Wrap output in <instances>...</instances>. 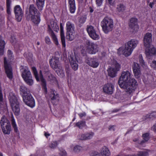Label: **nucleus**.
<instances>
[{"label": "nucleus", "instance_id": "nucleus-44", "mask_svg": "<svg viewBox=\"0 0 156 156\" xmlns=\"http://www.w3.org/2000/svg\"><path fill=\"white\" fill-rule=\"evenodd\" d=\"M59 154L61 156H67V154L66 151L64 149H61L60 150Z\"/></svg>", "mask_w": 156, "mask_h": 156}, {"label": "nucleus", "instance_id": "nucleus-61", "mask_svg": "<svg viewBox=\"0 0 156 156\" xmlns=\"http://www.w3.org/2000/svg\"><path fill=\"white\" fill-rule=\"evenodd\" d=\"M0 156H3V154L1 152H0Z\"/></svg>", "mask_w": 156, "mask_h": 156}, {"label": "nucleus", "instance_id": "nucleus-23", "mask_svg": "<svg viewBox=\"0 0 156 156\" xmlns=\"http://www.w3.org/2000/svg\"><path fill=\"white\" fill-rule=\"evenodd\" d=\"M94 135V133L92 132H90L82 134L79 136V139L82 140H89L92 139Z\"/></svg>", "mask_w": 156, "mask_h": 156}, {"label": "nucleus", "instance_id": "nucleus-34", "mask_svg": "<svg viewBox=\"0 0 156 156\" xmlns=\"http://www.w3.org/2000/svg\"><path fill=\"white\" fill-rule=\"evenodd\" d=\"M51 36L52 40H53L55 43L57 45H58V42L56 36L55 34L53 31L49 32Z\"/></svg>", "mask_w": 156, "mask_h": 156}, {"label": "nucleus", "instance_id": "nucleus-21", "mask_svg": "<svg viewBox=\"0 0 156 156\" xmlns=\"http://www.w3.org/2000/svg\"><path fill=\"white\" fill-rule=\"evenodd\" d=\"M103 89L105 93L112 94L114 91V86L111 83H108L104 85Z\"/></svg>", "mask_w": 156, "mask_h": 156}, {"label": "nucleus", "instance_id": "nucleus-2", "mask_svg": "<svg viewBox=\"0 0 156 156\" xmlns=\"http://www.w3.org/2000/svg\"><path fill=\"white\" fill-rule=\"evenodd\" d=\"M32 69L33 73V74L35 76V79L37 81H41L43 86V89L45 93V97L48 98H50L52 102L54 104L55 103L58 102L59 100L58 95L54 90H51V94L49 96L47 94V88L46 87V83L45 80L44 79L42 73L41 71L40 70L39 75L37 73L36 69L34 67L32 68Z\"/></svg>", "mask_w": 156, "mask_h": 156}, {"label": "nucleus", "instance_id": "nucleus-5", "mask_svg": "<svg viewBox=\"0 0 156 156\" xmlns=\"http://www.w3.org/2000/svg\"><path fill=\"white\" fill-rule=\"evenodd\" d=\"M29 14L27 16L35 24H38L41 21L40 14L35 7L34 5H31L29 9Z\"/></svg>", "mask_w": 156, "mask_h": 156}, {"label": "nucleus", "instance_id": "nucleus-63", "mask_svg": "<svg viewBox=\"0 0 156 156\" xmlns=\"http://www.w3.org/2000/svg\"><path fill=\"white\" fill-rule=\"evenodd\" d=\"M37 45H39V44H40V43H39V42H37Z\"/></svg>", "mask_w": 156, "mask_h": 156}, {"label": "nucleus", "instance_id": "nucleus-13", "mask_svg": "<svg viewBox=\"0 0 156 156\" xmlns=\"http://www.w3.org/2000/svg\"><path fill=\"white\" fill-rule=\"evenodd\" d=\"M48 29L49 32H52L54 30L58 32L59 27L57 24L56 21L53 19H50L47 22Z\"/></svg>", "mask_w": 156, "mask_h": 156}, {"label": "nucleus", "instance_id": "nucleus-55", "mask_svg": "<svg viewBox=\"0 0 156 156\" xmlns=\"http://www.w3.org/2000/svg\"><path fill=\"white\" fill-rule=\"evenodd\" d=\"M154 3L153 2H150L149 4V6L151 7V8H152L153 5H154Z\"/></svg>", "mask_w": 156, "mask_h": 156}, {"label": "nucleus", "instance_id": "nucleus-45", "mask_svg": "<svg viewBox=\"0 0 156 156\" xmlns=\"http://www.w3.org/2000/svg\"><path fill=\"white\" fill-rule=\"evenodd\" d=\"M45 76H46V77H47V76H48V80H51L53 79L52 75L51 74L49 71H47L45 73Z\"/></svg>", "mask_w": 156, "mask_h": 156}, {"label": "nucleus", "instance_id": "nucleus-35", "mask_svg": "<svg viewBox=\"0 0 156 156\" xmlns=\"http://www.w3.org/2000/svg\"><path fill=\"white\" fill-rule=\"evenodd\" d=\"M138 60L140 64L143 68H145L147 67V65L145 62H144L142 56L141 55H139Z\"/></svg>", "mask_w": 156, "mask_h": 156}, {"label": "nucleus", "instance_id": "nucleus-50", "mask_svg": "<svg viewBox=\"0 0 156 156\" xmlns=\"http://www.w3.org/2000/svg\"><path fill=\"white\" fill-rule=\"evenodd\" d=\"M86 18L84 17H81L79 20V22L81 23H84L86 20Z\"/></svg>", "mask_w": 156, "mask_h": 156}, {"label": "nucleus", "instance_id": "nucleus-51", "mask_svg": "<svg viewBox=\"0 0 156 156\" xmlns=\"http://www.w3.org/2000/svg\"><path fill=\"white\" fill-rule=\"evenodd\" d=\"M98 154V153L96 151H93L90 153V156H96Z\"/></svg>", "mask_w": 156, "mask_h": 156}, {"label": "nucleus", "instance_id": "nucleus-24", "mask_svg": "<svg viewBox=\"0 0 156 156\" xmlns=\"http://www.w3.org/2000/svg\"><path fill=\"white\" fill-rule=\"evenodd\" d=\"M133 69L135 77L136 78H138L141 73L139 64L137 63L134 62L133 66Z\"/></svg>", "mask_w": 156, "mask_h": 156}, {"label": "nucleus", "instance_id": "nucleus-33", "mask_svg": "<svg viewBox=\"0 0 156 156\" xmlns=\"http://www.w3.org/2000/svg\"><path fill=\"white\" fill-rule=\"evenodd\" d=\"M126 9V6L122 4L118 5L116 7V11L117 12H122Z\"/></svg>", "mask_w": 156, "mask_h": 156}, {"label": "nucleus", "instance_id": "nucleus-38", "mask_svg": "<svg viewBox=\"0 0 156 156\" xmlns=\"http://www.w3.org/2000/svg\"><path fill=\"white\" fill-rule=\"evenodd\" d=\"M4 102L3 101V97L2 92V88L0 87V107L2 108L3 107L4 105Z\"/></svg>", "mask_w": 156, "mask_h": 156}, {"label": "nucleus", "instance_id": "nucleus-25", "mask_svg": "<svg viewBox=\"0 0 156 156\" xmlns=\"http://www.w3.org/2000/svg\"><path fill=\"white\" fill-rule=\"evenodd\" d=\"M138 43V41L137 40L131 39L128 41L125 45L130 48L131 49L133 50L136 47Z\"/></svg>", "mask_w": 156, "mask_h": 156}, {"label": "nucleus", "instance_id": "nucleus-53", "mask_svg": "<svg viewBox=\"0 0 156 156\" xmlns=\"http://www.w3.org/2000/svg\"><path fill=\"white\" fill-rule=\"evenodd\" d=\"M86 115V113L85 112L80 113L79 114V115L81 118L82 117L84 116H85Z\"/></svg>", "mask_w": 156, "mask_h": 156}, {"label": "nucleus", "instance_id": "nucleus-32", "mask_svg": "<svg viewBox=\"0 0 156 156\" xmlns=\"http://www.w3.org/2000/svg\"><path fill=\"white\" fill-rule=\"evenodd\" d=\"M5 45V41L2 40V37L0 36V55H1L3 54Z\"/></svg>", "mask_w": 156, "mask_h": 156}, {"label": "nucleus", "instance_id": "nucleus-18", "mask_svg": "<svg viewBox=\"0 0 156 156\" xmlns=\"http://www.w3.org/2000/svg\"><path fill=\"white\" fill-rule=\"evenodd\" d=\"M14 12L16 18L18 22L22 20L23 12L22 9L19 5H16L14 8Z\"/></svg>", "mask_w": 156, "mask_h": 156}, {"label": "nucleus", "instance_id": "nucleus-1", "mask_svg": "<svg viewBox=\"0 0 156 156\" xmlns=\"http://www.w3.org/2000/svg\"><path fill=\"white\" fill-rule=\"evenodd\" d=\"M118 84L120 87L125 90L126 93L123 94V98H129L134 92L137 83L136 80L132 77L131 73L129 71H123L119 78Z\"/></svg>", "mask_w": 156, "mask_h": 156}, {"label": "nucleus", "instance_id": "nucleus-27", "mask_svg": "<svg viewBox=\"0 0 156 156\" xmlns=\"http://www.w3.org/2000/svg\"><path fill=\"white\" fill-rule=\"evenodd\" d=\"M60 36L62 46L64 48L66 47V42L64 32V28L62 23L60 24Z\"/></svg>", "mask_w": 156, "mask_h": 156}, {"label": "nucleus", "instance_id": "nucleus-56", "mask_svg": "<svg viewBox=\"0 0 156 156\" xmlns=\"http://www.w3.org/2000/svg\"><path fill=\"white\" fill-rule=\"evenodd\" d=\"M10 41L12 43H13L14 42L16 41V39L15 38H14V39L13 40L12 37H11Z\"/></svg>", "mask_w": 156, "mask_h": 156}, {"label": "nucleus", "instance_id": "nucleus-57", "mask_svg": "<svg viewBox=\"0 0 156 156\" xmlns=\"http://www.w3.org/2000/svg\"><path fill=\"white\" fill-rule=\"evenodd\" d=\"M114 126H110L109 127V129L110 130H114Z\"/></svg>", "mask_w": 156, "mask_h": 156}, {"label": "nucleus", "instance_id": "nucleus-64", "mask_svg": "<svg viewBox=\"0 0 156 156\" xmlns=\"http://www.w3.org/2000/svg\"><path fill=\"white\" fill-rule=\"evenodd\" d=\"M93 12V10H90V12Z\"/></svg>", "mask_w": 156, "mask_h": 156}, {"label": "nucleus", "instance_id": "nucleus-6", "mask_svg": "<svg viewBox=\"0 0 156 156\" xmlns=\"http://www.w3.org/2000/svg\"><path fill=\"white\" fill-rule=\"evenodd\" d=\"M8 55L9 57V60H7L6 58H4V67L7 77L11 80L13 77L12 69L11 66V64H12L11 60H13V57L12 56V53L11 51L8 50Z\"/></svg>", "mask_w": 156, "mask_h": 156}, {"label": "nucleus", "instance_id": "nucleus-47", "mask_svg": "<svg viewBox=\"0 0 156 156\" xmlns=\"http://www.w3.org/2000/svg\"><path fill=\"white\" fill-rule=\"evenodd\" d=\"M106 2L109 4L110 6H113L115 5L114 0H106Z\"/></svg>", "mask_w": 156, "mask_h": 156}, {"label": "nucleus", "instance_id": "nucleus-43", "mask_svg": "<svg viewBox=\"0 0 156 156\" xmlns=\"http://www.w3.org/2000/svg\"><path fill=\"white\" fill-rule=\"evenodd\" d=\"M57 144V142L56 141H54L49 144V147L51 148H55L56 147Z\"/></svg>", "mask_w": 156, "mask_h": 156}, {"label": "nucleus", "instance_id": "nucleus-42", "mask_svg": "<svg viewBox=\"0 0 156 156\" xmlns=\"http://www.w3.org/2000/svg\"><path fill=\"white\" fill-rule=\"evenodd\" d=\"M148 63L150 64L151 67L154 69H156V61H153L151 62L150 61H148Z\"/></svg>", "mask_w": 156, "mask_h": 156}, {"label": "nucleus", "instance_id": "nucleus-12", "mask_svg": "<svg viewBox=\"0 0 156 156\" xmlns=\"http://www.w3.org/2000/svg\"><path fill=\"white\" fill-rule=\"evenodd\" d=\"M87 44L88 45V47L85 50L86 52L90 54H94L98 51V48L96 44L88 41Z\"/></svg>", "mask_w": 156, "mask_h": 156}, {"label": "nucleus", "instance_id": "nucleus-52", "mask_svg": "<svg viewBox=\"0 0 156 156\" xmlns=\"http://www.w3.org/2000/svg\"><path fill=\"white\" fill-rule=\"evenodd\" d=\"M133 141L134 142H137V141L138 143H139L140 145H142L143 142V141H139V138L138 137H137L135 139H134Z\"/></svg>", "mask_w": 156, "mask_h": 156}, {"label": "nucleus", "instance_id": "nucleus-3", "mask_svg": "<svg viewBox=\"0 0 156 156\" xmlns=\"http://www.w3.org/2000/svg\"><path fill=\"white\" fill-rule=\"evenodd\" d=\"M144 43L146 47L145 53L147 58L149 59L153 57L156 56V48L151 45L152 35L151 33L148 32L145 35Z\"/></svg>", "mask_w": 156, "mask_h": 156}, {"label": "nucleus", "instance_id": "nucleus-19", "mask_svg": "<svg viewBox=\"0 0 156 156\" xmlns=\"http://www.w3.org/2000/svg\"><path fill=\"white\" fill-rule=\"evenodd\" d=\"M24 103L28 106L31 108L35 106V102L34 99L30 94L23 98Z\"/></svg>", "mask_w": 156, "mask_h": 156}, {"label": "nucleus", "instance_id": "nucleus-10", "mask_svg": "<svg viewBox=\"0 0 156 156\" xmlns=\"http://www.w3.org/2000/svg\"><path fill=\"white\" fill-rule=\"evenodd\" d=\"M1 126L3 133L9 134L11 131L10 124L9 121L5 116H3L0 121Z\"/></svg>", "mask_w": 156, "mask_h": 156}, {"label": "nucleus", "instance_id": "nucleus-40", "mask_svg": "<svg viewBox=\"0 0 156 156\" xmlns=\"http://www.w3.org/2000/svg\"><path fill=\"white\" fill-rule=\"evenodd\" d=\"M137 155L138 156H148V153L146 151H140L138 153Z\"/></svg>", "mask_w": 156, "mask_h": 156}, {"label": "nucleus", "instance_id": "nucleus-36", "mask_svg": "<svg viewBox=\"0 0 156 156\" xmlns=\"http://www.w3.org/2000/svg\"><path fill=\"white\" fill-rule=\"evenodd\" d=\"M11 3V0H6V7L7 12L9 15H10L11 12L10 11L11 7L10 5Z\"/></svg>", "mask_w": 156, "mask_h": 156}, {"label": "nucleus", "instance_id": "nucleus-41", "mask_svg": "<svg viewBox=\"0 0 156 156\" xmlns=\"http://www.w3.org/2000/svg\"><path fill=\"white\" fill-rule=\"evenodd\" d=\"M12 126L13 128H14V130L15 131L17 132V127L16 126V122L14 118L13 117V116H12Z\"/></svg>", "mask_w": 156, "mask_h": 156}, {"label": "nucleus", "instance_id": "nucleus-15", "mask_svg": "<svg viewBox=\"0 0 156 156\" xmlns=\"http://www.w3.org/2000/svg\"><path fill=\"white\" fill-rule=\"evenodd\" d=\"M129 26L131 32H134L137 31L139 29L137 19L136 18H132L129 23Z\"/></svg>", "mask_w": 156, "mask_h": 156}, {"label": "nucleus", "instance_id": "nucleus-28", "mask_svg": "<svg viewBox=\"0 0 156 156\" xmlns=\"http://www.w3.org/2000/svg\"><path fill=\"white\" fill-rule=\"evenodd\" d=\"M20 91L23 98L24 97H26V96H27V95L30 94L29 92L28 91L27 89L23 85H22L20 87Z\"/></svg>", "mask_w": 156, "mask_h": 156}, {"label": "nucleus", "instance_id": "nucleus-7", "mask_svg": "<svg viewBox=\"0 0 156 156\" xmlns=\"http://www.w3.org/2000/svg\"><path fill=\"white\" fill-rule=\"evenodd\" d=\"M101 26L102 30L105 34H108L111 31L114 27L113 20L109 18H105L101 23Z\"/></svg>", "mask_w": 156, "mask_h": 156}, {"label": "nucleus", "instance_id": "nucleus-26", "mask_svg": "<svg viewBox=\"0 0 156 156\" xmlns=\"http://www.w3.org/2000/svg\"><path fill=\"white\" fill-rule=\"evenodd\" d=\"M69 10L71 13H75L76 7L75 0H68Z\"/></svg>", "mask_w": 156, "mask_h": 156}, {"label": "nucleus", "instance_id": "nucleus-8", "mask_svg": "<svg viewBox=\"0 0 156 156\" xmlns=\"http://www.w3.org/2000/svg\"><path fill=\"white\" fill-rule=\"evenodd\" d=\"M20 71L22 73L23 78L26 83L30 86L32 85L34 81L31 73L27 66H21Z\"/></svg>", "mask_w": 156, "mask_h": 156}, {"label": "nucleus", "instance_id": "nucleus-29", "mask_svg": "<svg viewBox=\"0 0 156 156\" xmlns=\"http://www.w3.org/2000/svg\"><path fill=\"white\" fill-rule=\"evenodd\" d=\"M45 0H36L37 6L40 11L42 10L44 6Z\"/></svg>", "mask_w": 156, "mask_h": 156}, {"label": "nucleus", "instance_id": "nucleus-59", "mask_svg": "<svg viewBox=\"0 0 156 156\" xmlns=\"http://www.w3.org/2000/svg\"><path fill=\"white\" fill-rule=\"evenodd\" d=\"M156 115V112H153L152 113H151L150 114V116H153V115L154 116Z\"/></svg>", "mask_w": 156, "mask_h": 156}, {"label": "nucleus", "instance_id": "nucleus-31", "mask_svg": "<svg viewBox=\"0 0 156 156\" xmlns=\"http://www.w3.org/2000/svg\"><path fill=\"white\" fill-rule=\"evenodd\" d=\"M55 70L59 76L60 77H63L65 76L64 71L61 66Z\"/></svg>", "mask_w": 156, "mask_h": 156}, {"label": "nucleus", "instance_id": "nucleus-37", "mask_svg": "<svg viewBox=\"0 0 156 156\" xmlns=\"http://www.w3.org/2000/svg\"><path fill=\"white\" fill-rule=\"evenodd\" d=\"M82 150L83 147L78 145H76L73 148V151L76 153H78Z\"/></svg>", "mask_w": 156, "mask_h": 156}, {"label": "nucleus", "instance_id": "nucleus-46", "mask_svg": "<svg viewBox=\"0 0 156 156\" xmlns=\"http://www.w3.org/2000/svg\"><path fill=\"white\" fill-rule=\"evenodd\" d=\"M143 139L145 141L148 140L149 139V135L148 133H146L144 134L143 135Z\"/></svg>", "mask_w": 156, "mask_h": 156}, {"label": "nucleus", "instance_id": "nucleus-22", "mask_svg": "<svg viewBox=\"0 0 156 156\" xmlns=\"http://www.w3.org/2000/svg\"><path fill=\"white\" fill-rule=\"evenodd\" d=\"M86 62L90 66L93 68L97 67L99 65L97 59L94 58H88L86 60Z\"/></svg>", "mask_w": 156, "mask_h": 156}, {"label": "nucleus", "instance_id": "nucleus-16", "mask_svg": "<svg viewBox=\"0 0 156 156\" xmlns=\"http://www.w3.org/2000/svg\"><path fill=\"white\" fill-rule=\"evenodd\" d=\"M133 50L127 47L126 45L125 47H121L118 50V53L119 55L122 54L126 57H128L130 55Z\"/></svg>", "mask_w": 156, "mask_h": 156}, {"label": "nucleus", "instance_id": "nucleus-48", "mask_svg": "<svg viewBox=\"0 0 156 156\" xmlns=\"http://www.w3.org/2000/svg\"><path fill=\"white\" fill-rule=\"evenodd\" d=\"M103 0H95L96 4L98 6H101L102 4Z\"/></svg>", "mask_w": 156, "mask_h": 156}, {"label": "nucleus", "instance_id": "nucleus-9", "mask_svg": "<svg viewBox=\"0 0 156 156\" xmlns=\"http://www.w3.org/2000/svg\"><path fill=\"white\" fill-rule=\"evenodd\" d=\"M120 68V65L116 61H114L111 66L108 69V75L112 77H115Z\"/></svg>", "mask_w": 156, "mask_h": 156}, {"label": "nucleus", "instance_id": "nucleus-4", "mask_svg": "<svg viewBox=\"0 0 156 156\" xmlns=\"http://www.w3.org/2000/svg\"><path fill=\"white\" fill-rule=\"evenodd\" d=\"M8 99L12 110L16 115H18L20 113V102L17 96L12 92L9 93Z\"/></svg>", "mask_w": 156, "mask_h": 156}, {"label": "nucleus", "instance_id": "nucleus-49", "mask_svg": "<svg viewBox=\"0 0 156 156\" xmlns=\"http://www.w3.org/2000/svg\"><path fill=\"white\" fill-rule=\"evenodd\" d=\"M45 42L48 44H50L51 43L50 39L48 36H47L45 37Z\"/></svg>", "mask_w": 156, "mask_h": 156}, {"label": "nucleus", "instance_id": "nucleus-58", "mask_svg": "<svg viewBox=\"0 0 156 156\" xmlns=\"http://www.w3.org/2000/svg\"><path fill=\"white\" fill-rule=\"evenodd\" d=\"M44 135L45 136H46L47 137H48V136H49L50 135L49 133H45Z\"/></svg>", "mask_w": 156, "mask_h": 156}, {"label": "nucleus", "instance_id": "nucleus-60", "mask_svg": "<svg viewBox=\"0 0 156 156\" xmlns=\"http://www.w3.org/2000/svg\"><path fill=\"white\" fill-rule=\"evenodd\" d=\"M118 110L117 109H115V110H114L113 111V112H117V111H118Z\"/></svg>", "mask_w": 156, "mask_h": 156}, {"label": "nucleus", "instance_id": "nucleus-62", "mask_svg": "<svg viewBox=\"0 0 156 156\" xmlns=\"http://www.w3.org/2000/svg\"><path fill=\"white\" fill-rule=\"evenodd\" d=\"M4 107L5 108H7L6 106V105L5 104V105H4Z\"/></svg>", "mask_w": 156, "mask_h": 156}, {"label": "nucleus", "instance_id": "nucleus-17", "mask_svg": "<svg viewBox=\"0 0 156 156\" xmlns=\"http://www.w3.org/2000/svg\"><path fill=\"white\" fill-rule=\"evenodd\" d=\"M69 58L70 65L72 69L75 71L77 70L78 68V62L76 55L74 57L73 55H70L69 56Z\"/></svg>", "mask_w": 156, "mask_h": 156}, {"label": "nucleus", "instance_id": "nucleus-20", "mask_svg": "<svg viewBox=\"0 0 156 156\" xmlns=\"http://www.w3.org/2000/svg\"><path fill=\"white\" fill-rule=\"evenodd\" d=\"M58 57L53 56L50 60L49 62L51 67L54 69L61 66L59 62Z\"/></svg>", "mask_w": 156, "mask_h": 156}, {"label": "nucleus", "instance_id": "nucleus-11", "mask_svg": "<svg viewBox=\"0 0 156 156\" xmlns=\"http://www.w3.org/2000/svg\"><path fill=\"white\" fill-rule=\"evenodd\" d=\"M67 29V37L70 41L73 40L74 38V26L73 24L70 21L66 23Z\"/></svg>", "mask_w": 156, "mask_h": 156}, {"label": "nucleus", "instance_id": "nucleus-39", "mask_svg": "<svg viewBox=\"0 0 156 156\" xmlns=\"http://www.w3.org/2000/svg\"><path fill=\"white\" fill-rule=\"evenodd\" d=\"M85 126V122L80 121L77 122L76 123V126H78L79 128H82Z\"/></svg>", "mask_w": 156, "mask_h": 156}, {"label": "nucleus", "instance_id": "nucleus-30", "mask_svg": "<svg viewBox=\"0 0 156 156\" xmlns=\"http://www.w3.org/2000/svg\"><path fill=\"white\" fill-rule=\"evenodd\" d=\"M101 154L102 156H110V153L109 150L106 147H104L102 148Z\"/></svg>", "mask_w": 156, "mask_h": 156}, {"label": "nucleus", "instance_id": "nucleus-54", "mask_svg": "<svg viewBox=\"0 0 156 156\" xmlns=\"http://www.w3.org/2000/svg\"><path fill=\"white\" fill-rule=\"evenodd\" d=\"M152 129L154 132H156V124L154 125L152 128Z\"/></svg>", "mask_w": 156, "mask_h": 156}, {"label": "nucleus", "instance_id": "nucleus-14", "mask_svg": "<svg viewBox=\"0 0 156 156\" xmlns=\"http://www.w3.org/2000/svg\"><path fill=\"white\" fill-rule=\"evenodd\" d=\"M87 30L90 37L93 40H97L99 39V35L96 33L94 27L92 26H87Z\"/></svg>", "mask_w": 156, "mask_h": 156}]
</instances>
